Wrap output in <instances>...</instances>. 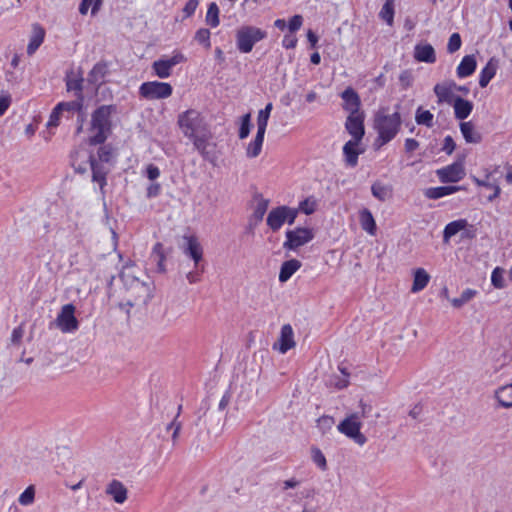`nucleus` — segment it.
Listing matches in <instances>:
<instances>
[{
	"label": "nucleus",
	"instance_id": "obj_1",
	"mask_svg": "<svg viewBox=\"0 0 512 512\" xmlns=\"http://www.w3.org/2000/svg\"><path fill=\"white\" fill-rule=\"evenodd\" d=\"M120 277L123 282V292L119 307L127 308L126 311L129 313V308L146 306L153 297L154 284L151 279L148 276L140 279L131 267H125Z\"/></svg>",
	"mask_w": 512,
	"mask_h": 512
},
{
	"label": "nucleus",
	"instance_id": "obj_2",
	"mask_svg": "<svg viewBox=\"0 0 512 512\" xmlns=\"http://www.w3.org/2000/svg\"><path fill=\"white\" fill-rule=\"evenodd\" d=\"M400 126L401 117L398 111L391 115L378 112L374 119V128L378 133L375 144L381 147L390 142L397 135Z\"/></svg>",
	"mask_w": 512,
	"mask_h": 512
},
{
	"label": "nucleus",
	"instance_id": "obj_3",
	"mask_svg": "<svg viewBox=\"0 0 512 512\" xmlns=\"http://www.w3.org/2000/svg\"><path fill=\"white\" fill-rule=\"evenodd\" d=\"M115 110L113 105H102L93 112L91 130L95 133L89 140L91 145L102 144L106 141L111 131L110 117Z\"/></svg>",
	"mask_w": 512,
	"mask_h": 512
},
{
	"label": "nucleus",
	"instance_id": "obj_4",
	"mask_svg": "<svg viewBox=\"0 0 512 512\" xmlns=\"http://www.w3.org/2000/svg\"><path fill=\"white\" fill-rule=\"evenodd\" d=\"M177 123L187 138L209 129L204 116L196 109H188L180 113Z\"/></svg>",
	"mask_w": 512,
	"mask_h": 512
},
{
	"label": "nucleus",
	"instance_id": "obj_5",
	"mask_svg": "<svg viewBox=\"0 0 512 512\" xmlns=\"http://www.w3.org/2000/svg\"><path fill=\"white\" fill-rule=\"evenodd\" d=\"M267 33L254 26H242L236 31V45L240 52L249 53L254 45L266 38Z\"/></svg>",
	"mask_w": 512,
	"mask_h": 512
},
{
	"label": "nucleus",
	"instance_id": "obj_6",
	"mask_svg": "<svg viewBox=\"0 0 512 512\" xmlns=\"http://www.w3.org/2000/svg\"><path fill=\"white\" fill-rule=\"evenodd\" d=\"M173 88L169 83L149 81L141 84L139 94L148 100L166 99L172 95Z\"/></svg>",
	"mask_w": 512,
	"mask_h": 512
},
{
	"label": "nucleus",
	"instance_id": "obj_7",
	"mask_svg": "<svg viewBox=\"0 0 512 512\" xmlns=\"http://www.w3.org/2000/svg\"><path fill=\"white\" fill-rule=\"evenodd\" d=\"M339 432L351 438L355 443L362 446L366 443L367 439L364 434L360 432L361 422L356 413L350 414L337 426Z\"/></svg>",
	"mask_w": 512,
	"mask_h": 512
},
{
	"label": "nucleus",
	"instance_id": "obj_8",
	"mask_svg": "<svg viewBox=\"0 0 512 512\" xmlns=\"http://www.w3.org/2000/svg\"><path fill=\"white\" fill-rule=\"evenodd\" d=\"M314 238V232L310 228L297 227L286 231V240L283 243L285 250L296 251L298 248L309 243Z\"/></svg>",
	"mask_w": 512,
	"mask_h": 512
},
{
	"label": "nucleus",
	"instance_id": "obj_9",
	"mask_svg": "<svg viewBox=\"0 0 512 512\" xmlns=\"http://www.w3.org/2000/svg\"><path fill=\"white\" fill-rule=\"evenodd\" d=\"M75 306L71 303L62 306L55 319V325L63 333L75 332L79 327V321L75 316Z\"/></svg>",
	"mask_w": 512,
	"mask_h": 512
},
{
	"label": "nucleus",
	"instance_id": "obj_10",
	"mask_svg": "<svg viewBox=\"0 0 512 512\" xmlns=\"http://www.w3.org/2000/svg\"><path fill=\"white\" fill-rule=\"evenodd\" d=\"M465 174V168L462 162H454L436 170V175L442 183L458 182L464 178Z\"/></svg>",
	"mask_w": 512,
	"mask_h": 512
},
{
	"label": "nucleus",
	"instance_id": "obj_11",
	"mask_svg": "<svg viewBox=\"0 0 512 512\" xmlns=\"http://www.w3.org/2000/svg\"><path fill=\"white\" fill-rule=\"evenodd\" d=\"M185 61V57L177 53L168 59H159L153 62L152 69L156 76L165 79L170 77L171 70L174 66Z\"/></svg>",
	"mask_w": 512,
	"mask_h": 512
},
{
	"label": "nucleus",
	"instance_id": "obj_12",
	"mask_svg": "<svg viewBox=\"0 0 512 512\" xmlns=\"http://www.w3.org/2000/svg\"><path fill=\"white\" fill-rule=\"evenodd\" d=\"M208 410H209L208 402H207V400H204L202 402L200 408L196 412L197 420H196L195 424L197 426L203 425V426L207 427L208 433H210L212 431L217 432L221 429V426H222L221 419L215 417L212 414L209 415L208 417H206Z\"/></svg>",
	"mask_w": 512,
	"mask_h": 512
},
{
	"label": "nucleus",
	"instance_id": "obj_13",
	"mask_svg": "<svg viewBox=\"0 0 512 512\" xmlns=\"http://www.w3.org/2000/svg\"><path fill=\"white\" fill-rule=\"evenodd\" d=\"M345 128L352 136L353 141L360 142L365 134L364 129V112L348 115Z\"/></svg>",
	"mask_w": 512,
	"mask_h": 512
},
{
	"label": "nucleus",
	"instance_id": "obj_14",
	"mask_svg": "<svg viewBox=\"0 0 512 512\" xmlns=\"http://www.w3.org/2000/svg\"><path fill=\"white\" fill-rule=\"evenodd\" d=\"M105 494L116 504L122 505L128 499V489L119 480L113 479L105 486Z\"/></svg>",
	"mask_w": 512,
	"mask_h": 512
},
{
	"label": "nucleus",
	"instance_id": "obj_15",
	"mask_svg": "<svg viewBox=\"0 0 512 512\" xmlns=\"http://www.w3.org/2000/svg\"><path fill=\"white\" fill-rule=\"evenodd\" d=\"M340 96L343 100L342 107L345 111L349 112V115L363 113L360 111V97L352 87H347Z\"/></svg>",
	"mask_w": 512,
	"mask_h": 512
},
{
	"label": "nucleus",
	"instance_id": "obj_16",
	"mask_svg": "<svg viewBox=\"0 0 512 512\" xmlns=\"http://www.w3.org/2000/svg\"><path fill=\"white\" fill-rule=\"evenodd\" d=\"M186 241V247L184 248V254L189 256L195 266L199 264L203 257V248L195 236H184Z\"/></svg>",
	"mask_w": 512,
	"mask_h": 512
},
{
	"label": "nucleus",
	"instance_id": "obj_17",
	"mask_svg": "<svg viewBox=\"0 0 512 512\" xmlns=\"http://www.w3.org/2000/svg\"><path fill=\"white\" fill-rule=\"evenodd\" d=\"M278 342L279 345L274 344V348H277L282 354L295 346L293 329L289 324L282 326Z\"/></svg>",
	"mask_w": 512,
	"mask_h": 512
},
{
	"label": "nucleus",
	"instance_id": "obj_18",
	"mask_svg": "<svg viewBox=\"0 0 512 512\" xmlns=\"http://www.w3.org/2000/svg\"><path fill=\"white\" fill-rule=\"evenodd\" d=\"M83 76L80 73L71 71L66 76V88L67 91H73L75 97L78 99H84L83 96Z\"/></svg>",
	"mask_w": 512,
	"mask_h": 512
},
{
	"label": "nucleus",
	"instance_id": "obj_19",
	"mask_svg": "<svg viewBox=\"0 0 512 512\" xmlns=\"http://www.w3.org/2000/svg\"><path fill=\"white\" fill-rule=\"evenodd\" d=\"M431 276L424 268H416L413 270V283L411 286L412 293L422 291L429 283Z\"/></svg>",
	"mask_w": 512,
	"mask_h": 512
},
{
	"label": "nucleus",
	"instance_id": "obj_20",
	"mask_svg": "<svg viewBox=\"0 0 512 512\" xmlns=\"http://www.w3.org/2000/svg\"><path fill=\"white\" fill-rule=\"evenodd\" d=\"M414 58L419 62L434 63L436 61L435 50L430 44H418L415 46Z\"/></svg>",
	"mask_w": 512,
	"mask_h": 512
},
{
	"label": "nucleus",
	"instance_id": "obj_21",
	"mask_svg": "<svg viewBox=\"0 0 512 512\" xmlns=\"http://www.w3.org/2000/svg\"><path fill=\"white\" fill-rule=\"evenodd\" d=\"M211 138L210 130H205L201 133H198L194 136L189 137L192 140L195 149L203 156V158H208V142Z\"/></svg>",
	"mask_w": 512,
	"mask_h": 512
},
{
	"label": "nucleus",
	"instance_id": "obj_22",
	"mask_svg": "<svg viewBox=\"0 0 512 512\" xmlns=\"http://www.w3.org/2000/svg\"><path fill=\"white\" fill-rule=\"evenodd\" d=\"M454 88H456V84L454 82L436 84L434 86V93L438 98V103H451Z\"/></svg>",
	"mask_w": 512,
	"mask_h": 512
},
{
	"label": "nucleus",
	"instance_id": "obj_23",
	"mask_svg": "<svg viewBox=\"0 0 512 512\" xmlns=\"http://www.w3.org/2000/svg\"><path fill=\"white\" fill-rule=\"evenodd\" d=\"M267 225L273 231H278L285 221L284 205L273 208L267 216Z\"/></svg>",
	"mask_w": 512,
	"mask_h": 512
},
{
	"label": "nucleus",
	"instance_id": "obj_24",
	"mask_svg": "<svg viewBox=\"0 0 512 512\" xmlns=\"http://www.w3.org/2000/svg\"><path fill=\"white\" fill-rule=\"evenodd\" d=\"M455 118L459 120L466 119L472 112V102L457 96L453 103Z\"/></svg>",
	"mask_w": 512,
	"mask_h": 512
},
{
	"label": "nucleus",
	"instance_id": "obj_25",
	"mask_svg": "<svg viewBox=\"0 0 512 512\" xmlns=\"http://www.w3.org/2000/svg\"><path fill=\"white\" fill-rule=\"evenodd\" d=\"M302 264L297 259H290L284 261L281 265L279 272V281L281 283L287 282L291 276L301 268Z\"/></svg>",
	"mask_w": 512,
	"mask_h": 512
},
{
	"label": "nucleus",
	"instance_id": "obj_26",
	"mask_svg": "<svg viewBox=\"0 0 512 512\" xmlns=\"http://www.w3.org/2000/svg\"><path fill=\"white\" fill-rule=\"evenodd\" d=\"M462 189H464V187H462V186L431 187V188H427L424 191V195L428 199H439V198H442L444 196L453 194V193H455V192H457L459 190H462Z\"/></svg>",
	"mask_w": 512,
	"mask_h": 512
},
{
	"label": "nucleus",
	"instance_id": "obj_27",
	"mask_svg": "<svg viewBox=\"0 0 512 512\" xmlns=\"http://www.w3.org/2000/svg\"><path fill=\"white\" fill-rule=\"evenodd\" d=\"M360 142L349 140L343 147V153L345 161L348 166L355 167L358 163V156L361 151L357 150V146Z\"/></svg>",
	"mask_w": 512,
	"mask_h": 512
},
{
	"label": "nucleus",
	"instance_id": "obj_28",
	"mask_svg": "<svg viewBox=\"0 0 512 512\" xmlns=\"http://www.w3.org/2000/svg\"><path fill=\"white\" fill-rule=\"evenodd\" d=\"M495 398L503 408H512V383L500 386L495 391Z\"/></svg>",
	"mask_w": 512,
	"mask_h": 512
},
{
	"label": "nucleus",
	"instance_id": "obj_29",
	"mask_svg": "<svg viewBox=\"0 0 512 512\" xmlns=\"http://www.w3.org/2000/svg\"><path fill=\"white\" fill-rule=\"evenodd\" d=\"M476 59L474 55H466L457 67V75L460 78L468 77L476 69Z\"/></svg>",
	"mask_w": 512,
	"mask_h": 512
},
{
	"label": "nucleus",
	"instance_id": "obj_30",
	"mask_svg": "<svg viewBox=\"0 0 512 512\" xmlns=\"http://www.w3.org/2000/svg\"><path fill=\"white\" fill-rule=\"evenodd\" d=\"M108 73V67L106 63L99 62L94 65L92 70L89 72L87 81L94 85L103 83L106 74Z\"/></svg>",
	"mask_w": 512,
	"mask_h": 512
},
{
	"label": "nucleus",
	"instance_id": "obj_31",
	"mask_svg": "<svg viewBox=\"0 0 512 512\" xmlns=\"http://www.w3.org/2000/svg\"><path fill=\"white\" fill-rule=\"evenodd\" d=\"M460 130L466 142L474 144L481 142L482 136L476 131L471 121L462 122L460 124Z\"/></svg>",
	"mask_w": 512,
	"mask_h": 512
},
{
	"label": "nucleus",
	"instance_id": "obj_32",
	"mask_svg": "<svg viewBox=\"0 0 512 512\" xmlns=\"http://www.w3.org/2000/svg\"><path fill=\"white\" fill-rule=\"evenodd\" d=\"M45 31L39 25L33 26V33L27 46L28 55H32L40 47L44 40Z\"/></svg>",
	"mask_w": 512,
	"mask_h": 512
},
{
	"label": "nucleus",
	"instance_id": "obj_33",
	"mask_svg": "<svg viewBox=\"0 0 512 512\" xmlns=\"http://www.w3.org/2000/svg\"><path fill=\"white\" fill-rule=\"evenodd\" d=\"M497 70V61L492 58L488 61L486 66L482 69L479 77V85L484 88L488 85L491 79L495 76Z\"/></svg>",
	"mask_w": 512,
	"mask_h": 512
},
{
	"label": "nucleus",
	"instance_id": "obj_34",
	"mask_svg": "<svg viewBox=\"0 0 512 512\" xmlns=\"http://www.w3.org/2000/svg\"><path fill=\"white\" fill-rule=\"evenodd\" d=\"M265 132L257 130L255 138L246 148V156L248 158H256L262 150Z\"/></svg>",
	"mask_w": 512,
	"mask_h": 512
},
{
	"label": "nucleus",
	"instance_id": "obj_35",
	"mask_svg": "<svg viewBox=\"0 0 512 512\" xmlns=\"http://www.w3.org/2000/svg\"><path fill=\"white\" fill-rule=\"evenodd\" d=\"M256 205L254 207L251 220H254L255 223H259L263 220L264 215L267 212L269 200L262 197V195H258L255 197Z\"/></svg>",
	"mask_w": 512,
	"mask_h": 512
},
{
	"label": "nucleus",
	"instance_id": "obj_36",
	"mask_svg": "<svg viewBox=\"0 0 512 512\" xmlns=\"http://www.w3.org/2000/svg\"><path fill=\"white\" fill-rule=\"evenodd\" d=\"M372 195L379 201H386L392 198L393 189L390 185H384L380 182H375L371 186Z\"/></svg>",
	"mask_w": 512,
	"mask_h": 512
},
{
	"label": "nucleus",
	"instance_id": "obj_37",
	"mask_svg": "<svg viewBox=\"0 0 512 512\" xmlns=\"http://www.w3.org/2000/svg\"><path fill=\"white\" fill-rule=\"evenodd\" d=\"M467 226V221L465 219H460L456 221H452L448 223L443 232V239L445 242H448L451 237L456 235L459 231L463 230Z\"/></svg>",
	"mask_w": 512,
	"mask_h": 512
},
{
	"label": "nucleus",
	"instance_id": "obj_38",
	"mask_svg": "<svg viewBox=\"0 0 512 512\" xmlns=\"http://www.w3.org/2000/svg\"><path fill=\"white\" fill-rule=\"evenodd\" d=\"M360 222L363 230L368 232L370 235L376 233V223L372 213L368 209H364L360 214Z\"/></svg>",
	"mask_w": 512,
	"mask_h": 512
},
{
	"label": "nucleus",
	"instance_id": "obj_39",
	"mask_svg": "<svg viewBox=\"0 0 512 512\" xmlns=\"http://www.w3.org/2000/svg\"><path fill=\"white\" fill-rule=\"evenodd\" d=\"M394 3L395 0H385V3L379 12V17L389 26H392L394 23Z\"/></svg>",
	"mask_w": 512,
	"mask_h": 512
},
{
	"label": "nucleus",
	"instance_id": "obj_40",
	"mask_svg": "<svg viewBox=\"0 0 512 512\" xmlns=\"http://www.w3.org/2000/svg\"><path fill=\"white\" fill-rule=\"evenodd\" d=\"M102 3L103 0H82L79 5V12L80 14L85 15L87 14L89 8L92 7L91 15L95 16L99 12Z\"/></svg>",
	"mask_w": 512,
	"mask_h": 512
},
{
	"label": "nucleus",
	"instance_id": "obj_41",
	"mask_svg": "<svg viewBox=\"0 0 512 512\" xmlns=\"http://www.w3.org/2000/svg\"><path fill=\"white\" fill-rule=\"evenodd\" d=\"M273 106L272 103H268L264 109L260 110L257 116V130L266 132L268 119Z\"/></svg>",
	"mask_w": 512,
	"mask_h": 512
},
{
	"label": "nucleus",
	"instance_id": "obj_42",
	"mask_svg": "<svg viewBox=\"0 0 512 512\" xmlns=\"http://www.w3.org/2000/svg\"><path fill=\"white\" fill-rule=\"evenodd\" d=\"M433 114L429 110H423L419 107L416 111L415 121L419 125H424L428 128L433 126Z\"/></svg>",
	"mask_w": 512,
	"mask_h": 512
},
{
	"label": "nucleus",
	"instance_id": "obj_43",
	"mask_svg": "<svg viewBox=\"0 0 512 512\" xmlns=\"http://www.w3.org/2000/svg\"><path fill=\"white\" fill-rule=\"evenodd\" d=\"M91 168L93 181L97 182L102 189L106 184V172L95 160H91Z\"/></svg>",
	"mask_w": 512,
	"mask_h": 512
},
{
	"label": "nucleus",
	"instance_id": "obj_44",
	"mask_svg": "<svg viewBox=\"0 0 512 512\" xmlns=\"http://www.w3.org/2000/svg\"><path fill=\"white\" fill-rule=\"evenodd\" d=\"M206 23L211 27H217L220 23L219 8L216 3L212 2L207 10Z\"/></svg>",
	"mask_w": 512,
	"mask_h": 512
},
{
	"label": "nucleus",
	"instance_id": "obj_45",
	"mask_svg": "<svg viewBox=\"0 0 512 512\" xmlns=\"http://www.w3.org/2000/svg\"><path fill=\"white\" fill-rule=\"evenodd\" d=\"M475 295H476V291L468 288L462 292L460 297L453 298L451 300V304L455 308H461L464 304L468 303Z\"/></svg>",
	"mask_w": 512,
	"mask_h": 512
},
{
	"label": "nucleus",
	"instance_id": "obj_46",
	"mask_svg": "<svg viewBox=\"0 0 512 512\" xmlns=\"http://www.w3.org/2000/svg\"><path fill=\"white\" fill-rule=\"evenodd\" d=\"M83 100L84 99H78L76 98L74 101L70 102H60L57 104V110L63 111H80L83 106Z\"/></svg>",
	"mask_w": 512,
	"mask_h": 512
},
{
	"label": "nucleus",
	"instance_id": "obj_47",
	"mask_svg": "<svg viewBox=\"0 0 512 512\" xmlns=\"http://www.w3.org/2000/svg\"><path fill=\"white\" fill-rule=\"evenodd\" d=\"M181 409H182V406L180 405L178 407V412H177V415L175 416V418L172 420L171 423H169L166 427V429L169 431V430H173L172 432V442H173V445H175L177 443V440H178V437H179V433H180V430H181V423L177 421V418L179 417L180 415V412H181Z\"/></svg>",
	"mask_w": 512,
	"mask_h": 512
},
{
	"label": "nucleus",
	"instance_id": "obj_48",
	"mask_svg": "<svg viewBox=\"0 0 512 512\" xmlns=\"http://www.w3.org/2000/svg\"><path fill=\"white\" fill-rule=\"evenodd\" d=\"M316 207H317L316 200L313 197H308L299 203V206L297 209H299V212H302L306 215H310L315 212Z\"/></svg>",
	"mask_w": 512,
	"mask_h": 512
},
{
	"label": "nucleus",
	"instance_id": "obj_49",
	"mask_svg": "<svg viewBox=\"0 0 512 512\" xmlns=\"http://www.w3.org/2000/svg\"><path fill=\"white\" fill-rule=\"evenodd\" d=\"M504 270L500 267H496L491 274V283L497 289H502L505 286L504 281Z\"/></svg>",
	"mask_w": 512,
	"mask_h": 512
},
{
	"label": "nucleus",
	"instance_id": "obj_50",
	"mask_svg": "<svg viewBox=\"0 0 512 512\" xmlns=\"http://www.w3.org/2000/svg\"><path fill=\"white\" fill-rule=\"evenodd\" d=\"M251 129V115L250 113H247L242 116L241 118V126L239 129V138L245 139L248 137Z\"/></svg>",
	"mask_w": 512,
	"mask_h": 512
},
{
	"label": "nucleus",
	"instance_id": "obj_51",
	"mask_svg": "<svg viewBox=\"0 0 512 512\" xmlns=\"http://www.w3.org/2000/svg\"><path fill=\"white\" fill-rule=\"evenodd\" d=\"M35 498V490L33 486H29L25 489V491L19 496V503L21 505H30L33 503Z\"/></svg>",
	"mask_w": 512,
	"mask_h": 512
},
{
	"label": "nucleus",
	"instance_id": "obj_52",
	"mask_svg": "<svg viewBox=\"0 0 512 512\" xmlns=\"http://www.w3.org/2000/svg\"><path fill=\"white\" fill-rule=\"evenodd\" d=\"M210 35L211 33L208 29L201 28L196 32L195 40L198 41L200 44H203L206 48H210Z\"/></svg>",
	"mask_w": 512,
	"mask_h": 512
},
{
	"label": "nucleus",
	"instance_id": "obj_53",
	"mask_svg": "<svg viewBox=\"0 0 512 512\" xmlns=\"http://www.w3.org/2000/svg\"><path fill=\"white\" fill-rule=\"evenodd\" d=\"M461 44H462V41H461L460 35L458 33H453L450 36L449 41H448V45H447L448 53L453 54L456 51H458L461 47Z\"/></svg>",
	"mask_w": 512,
	"mask_h": 512
},
{
	"label": "nucleus",
	"instance_id": "obj_54",
	"mask_svg": "<svg viewBox=\"0 0 512 512\" xmlns=\"http://www.w3.org/2000/svg\"><path fill=\"white\" fill-rule=\"evenodd\" d=\"M298 213H299V209L291 208L289 206L284 205L285 221L289 225H292L295 222V219L297 218Z\"/></svg>",
	"mask_w": 512,
	"mask_h": 512
},
{
	"label": "nucleus",
	"instance_id": "obj_55",
	"mask_svg": "<svg viewBox=\"0 0 512 512\" xmlns=\"http://www.w3.org/2000/svg\"><path fill=\"white\" fill-rule=\"evenodd\" d=\"M313 461L322 469L326 468V459L319 449L312 450Z\"/></svg>",
	"mask_w": 512,
	"mask_h": 512
},
{
	"label": "nucleus",
	"instance_id": "obj_56",
	"mask_svg": "<svg viewBox=\"0 0 512 512\" xmlns=\"http://www.w3.org/2000/svg\"><path fill=\"white\" fill-rule=\"evenodd\" d=\"M99 160L102 162H109L112 157V149L109 146H102L98 150Z\"/></svg>",
	"mask_w": 512,
	"mask_h": 512
},
{
	"label": "nucleus",
	"instance_id": "obj_57",
	"mask_svg": "<svg viewBox=\"0 0 512 512\" xmlns=\"http://www.w3.org/2000/svg\"><path fill=\"white\" fill-rule=\"evenodd\" d=\"M302 23H303V18L301 15H294L290 21H289V25H288V28L290 30V32H295L297 30L300 29V27L302 26Z\"/></svg>",
	"mask_w": 512,
	"mask_h": 512
},
{
	"label": "nucleus",
	"instance_id": "obj_58",
	"mask_svg": "<svg viewBox=\"0 0 512 512\" xmlns=\"http://www.w3.org/2000/svg\"><path fill=\"white\" fill-rule=\"evenodd\" d=\"M491 177H492V172H487L485 175V179L481 180L475 176H472V180L474 181V183L476 185L483 186V187L490 189L491 184L493 182V181H491Z\"/></svg>",
	"mask_w": 512,
	"mask_h": 512
},
{
	"label": "nucleus",
	"instance_id": "obj_59",
	"mask_svg": "<svg viewBox=\"0 0 512 512\" xmlns=\"http://www.w3.org/2000/svg\"><path fill=\"white\" fill-rule=\"evenodd\" d=\"M197 6L198 0H189L183 8V13L185 14L186 17H190L195 13Z\"/></svg>",
	"mask_w": 512,
	"mask_h": 512
},
{
	"label": "nucleus",
	"instance_id": "obj_60",
	"mask_svg": "<svg viewBox=\"0 0 512 512\" xmlns=\"http://www.w3.org/2000/svg\"><path fill=\"white\" fill-rule=\"evenodd\" d=\"M61 110H57V106L53 109L52 113L50 114L47 127H57L59 124V118L61 114Z\"/></svg>",
	"mask_w": 512,
	"mask_h": 512
},
{
	"label": "nucleus",
	"instance_id": "obj_61",
	"mask_svg": "<svg viewBox=\"0 0 512 512\" xmlns=\"http://www.w3.org/2000/svg\"><path fill=\"white\" fill-rule=\"evenodd\" d=\"M23 335H24V329H23L22 325H20L12 331L11 342L13 344H19L23 338Z\"/></svg>",
	"mask_w": 512,
	"mask_h": 512
},
{
	"label": "nucleus",
	"instance_id": "obj_62",
	"mask_svg": "<svg viewBox=\"0 0 512 512\" xmlns=\"http://www.w3.org/2000/svg\"><path fill=\"white\" fill-rule=\"evenodd\" d=\"M146 175L149 180H155L160 175V170L154 164H149L146 168Z\"/></svg>",
	"mask_w": 512,
	"mask_h": 512
},
{
	"label": "nucleus",
	"instance_id": "obj_63",
	"mask_svg": "<svg viewBox=\"0 0 512 512\" xmlns=\"http://www.w3.org/2000/svg\"><path fill=\"white\" fill-rule=\"evenodd\" d=\"M231 398H232L231 392L226 391L218 404V410L220 412H223L227 408V406L229 405V403L231 401Z\"/></svg>",
	"mask_w": 512,
	"mask_h": 512
},
{
	"label": "nucleus",
	"instance_id": "obj_64",
	"mask_svg": "<svg viewBox=\"0 0 512 512\" xmlns=\"http://www.w3.org/2000/svg\"><path fill=\"white\" fill-rule=\"evenodd\" d=\"M455 149V142L451 136H446L444 139V145L442 150L445 151L447 154H452V152Z\"/></svg>",
	"mask_w": 512,
	"mask_h": 512
}]
</instances>
